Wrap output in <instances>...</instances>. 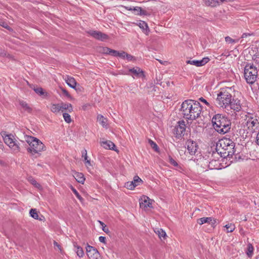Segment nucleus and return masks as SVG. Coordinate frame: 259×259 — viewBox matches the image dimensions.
I'll return each instance as SVG.
<instances>
[{
	"label": "nucleus",
	"mask_w": 259,
	"mask_h": 259,
	"mask_svg": "<svg viewBox=\"0 0 259 259\" xmlns=\"http://www.w3.org/2000/svg\"><path fill=\"white\" fill-rule=\"evenodd\" d=\"M202 108L199 102L186 100L181 105V111L184 118L194 120L200 117Z\"/></svg>",
	"instance_id": "nucleus-1"
},
{
	"label": "nucleus",
	"mask_w": 259,
	"mask_h": 259,
	"mask_svg": "<svg viewBox=\"0 0 259 259\" xmlns=\"http://www.w3.org/2000/svg\"><path fill=\"white\" fill-rule=\"evenodd\" d=\"M217 149L222 157L224 158H230L235 155V143L229 138H223L216 143Z\"/></svg>",
	"instance_id": "nucleus-2"
},
{
	"label": "nucleus",
	"mask_w": 259,
	"mask_h": 259,
	"mask_svg": "<svg viewBox=\"0 0 259 259\" xmlns=\"http://www.w3.org/2000/svg\"><path fill=\"white\" fill-rule=\"evenodd\" d=\"M214 129L219 133L225 134L229 132L231 127L230 119L222 114L215 115L211 120Z\"/></svg>",
	"instance_id": "nucleus-3"
},
{
	"label": "nucleus",
	"mask_w": 259,
	"mask_h": 259,
	"mask_svg": "<svg viewBox=\"0 0 259 259\" xmlns=\"http://www.w3.org/2000/svg\"><path fill=\"white\" fill-rule=\"evenodd\" d=\"M257 68L253 64H247L244 69V76L247 83L252 84L258 76Z\"/></svg>",
	"instance_id": "nucleus-4"
},
{
	"label": "nucleus",
	"mask_w": 259,
	"mask_h": 259,
	"mask_svg": "<svg viewBox=\"0 0 259 259\" xmlns=\"http://www.w3.org/2000/svg\"><path fill=\"white\" fill-rule=\"evenodd\" d=\"M29 141V147L27 148L28 152H30L32 155L35 154H39L40 152L44 151L45 148L44 144L38 139L33 137H30Z\"/></svg>",
	"instance_id": "nucleus-5"
},
{
	"label": "nucleus",
	"mask_w": 259,
	"mask_h": 259,
	"mask_svg": "<svg viewBox=\"0 0 259 259\" xmlns=\"http://www.w3.org/2000/svg\"><path fill=\"white\" fill-rule=\"evenodd\" d=\"M231 94L226 90H222L218 94L217 104L220 107L226 108L231 104Z\"/></svg>",
	"instance_id": "nucleus-6"
},
{
	"label": "nucleus",
	"mask_w": 259,
	"mask_h": 259,
	"mask_svg": "<svg viewBox=\"0 0 259 259\" xmlns=\"http://www.w3.org/2000/svg\"><path fill=\"white\" fill-rule=\"evenodd\" d=\"M2 135L3 137L5 143L9 146L15 152H18L20 150V145L16 143L13 139V136L11 134L8 135L6 132H2Z\"/></svg>",
	"instance_id": "nucleus-7"
},
{
	"label": "nucleus",
	"mask_w": 259,
	"mask_h": 259,
	"mask_svg": "<svg viewBox=\"0 0 259 259\" xmlns=\"http://www.w3.org/2000/svg\"><path fill=\"white\" fill-rule=\"evenodd\" d=\"M245 120V126L247 127L249 132L252 133L255 132L259 125V122L256 117L248 116L246 118Z\"/></svg>",
	"instance_id": "nucleus-8"
},
{
	"label": "nucleus",
	"mask_w": 259,
	"mask_h": 259,
	"mask_svg": "<svg viewBox=\"0 0 259 259\" xmlns=\"http://www.w3.org/2000/svg\"><path fill=\"white\" fill-rule=\"evenodd\" d=\"M186 130L185 122L184 120H180L177 122L174 130L173 133L177 138H180L184 135Z\"/></svg>",
	"instance_id": "nucleus-9"
},
{
	"label": "nucleus",
	"mask_w": 259,
	"mask_h": 259,
	"mask_svg": "<svg viewBox=\"0 0 259 259\" xmlns=\"http://www.w3.org/2000/svg\"><path fill=\"white\" fill-rule=\"evenodd\" d=\"M86 251L90 259H101V255L97 249L89 244L86 247Z\"/></svg>",
	"instance_id": "nucleus-10"
},
{
	"label": "nucleus",
	"mask_w": 259,
	"mask_h": 259,
	"mask_svg": "<svg viewBox=\"0 0 259 259\" xmlns=\"http://www.w3.org/2000/svg\"><path fill=\"white\" fill-rule=\"evenodd\" d=\"M88 33L94 38L100 41H104L109 38L108 35L99 31L90 30L88 31Z\"/></svg>",
	"instance_id": "nucleus-11"
},
{
	"label": "nucleus",
	"mask_w": 259,
	"mask_h": 259,
	"mask_svg": "<svg viewBox=\"0 0 259 259\" xmlns=\"http://www.w3.org/2000/svg\"><path fill=\"white\" fill-rule=\"evenodd\" d=\"M130 73H133L137 77H140L144 76V72L138 67L130 69L127 71H122L121 74L129 75H130Z\"/></svg>",
	"instance_id": "nucleus-12"
},
{
	"label": "nucleus",
	"mask_w": 259,
	"mask_h": 259,
	"mask_svg": "<svg viewBox=\"0 0 259 259\" xmlns=\"http://www.w3.org/2000/svg\"><path fill=\"white\" fill-rule=\"evenodd\" d=\"M152 200L147 196H144L141 198L140 202V208L143 209H146L147 207L152 208Z\"/></svg>",
	"instance_id": "nucleus-13"
},
{
	"label": "nucleus",
	"mask_w": 259,
	"mask_h": 259,
	"mask_svg": "<svg viewBox=\"0 0 259 259\" xmlns=\"http://www.w3.org/2000/svg\"><path fill=\"white\" fill-rule=\"evenodd\" d=\"M186 145L187 146V149L189 153L192 155H195L198 148L197 143L195 142L190 140L187 141Z\"/></svg>",
	"instance_id": "nucleus-14"
},
{
	"label": "nucleus",
	"mask_w": 259,
	"mask_h": 259,
	"mask_svg": "<svg viewBox=\"0 0 259 259\" xmlns=\"http://www.w3.org/2000/svg\"><path fill=\"white\" fill-rule=\"evenodd\" d=\"M209 61V59L208 57H205L200 60H188L186 63L197 67H200L206 64Z\"/></svg>",
	"instance_id": "nucleus-15"
},
{
	"label": "nucleus",
	"mask_w": 259,
	"mask_h": 259,
	"mask_svg": "<svg viewBox=\"0 0 259 259\" xmlns=\"http://www.w3.org/2000/svg\"><path fill=\"white\" fill-rule=\"evenodd\" d=\"M229 106L234 111L238 112L242 109L240 101L238 99H233L231 101V104Z\"/></svg>",
	"instance_id": "nucleus-16"
},
{
	"label": "nucleus",
	"mask_w": 259,
	"mask_h": 259,
	"mask_svg": "<svg viewBox=\"0 0 259 259\" xmlns=\"http://www.w3.org/2000/svg\"><path fill=\"white\" fill-rule=\"evenodd\" d=\"M126 9L129 10V11H134L135 13L137 15H147V12L143 10L141 7H136L134 8H128V7H125Z\"/></svg>",
	"instance_id": "nucleus-17"
},
{
	"label": "nucleus",
	"mask_w": 259,
	"mask_h": 259,
	"mask_svg": "<svg viewBox=\"0 0 259 259\" xmlns=\"http://www.w3.org/2000/svg\"><path fill=\"white\" fill-rule=\"evenodd\" d=\"M101 145L106 149L116 151V150L114 149L115 147L114 144L111 141H102L101 142Z\"/></svg>",
	"instance_id": "nucleus-18"
},
{
	"label": "nucleus",
	"mask_w": 259,
	"mask_h": 259,
	"mask_svg": "<svg viewBox=\"0 0 259 259\" xmlns=\"http://www.w3.org/2000/svg\"><path fill=\"white\" fill-rule=\"evenodd\" d=\"M220 163L217 160L211 159L208 164V167L210 169H218L220 168Z\"/></svg>",
	"instance_id": "nucleus-19"
},
{
	"label": "nucleus",
	"mask_w": 259,
	"mask_h": 259,
	"mask_svg": "<svg viewBox=\"0 0 259 259\" xmlns=\"http://www.w3.org/2000/svg\"><path fill=\"white\" fill-rule=\"evenodd\" d=\"M215 221L212 220V218H201L197 220V223L200 225H202L204 223H209L211 224H214Z\"/></svg>",
	"instance_id": "nucleus-20"
},
{
	"label": "nucleus",
	"mask_w": 259,
	"mask_h": 259,
	"mask_svg": "<svg viewBox=\"0 0 259 259\" xmlns=\"http://www.w3.org/2000/svg\"><path fill=\"white\" fill-rule=\"evenodd\" d=\"M206 6L214 7L220 5L218 0H203Z\"/></svg>",
	"instance_id": "nucleus-21"
},
{
	"label": "nucleus",
	"mask_w": 259,
	"mask_h": 259,
	"mask_svg": "<svg viewBox=\"0 0 259 259\" xmlns=\"http://www.w3.org/2000/svg\"><path fill=\"white\" fill-rule=\"evenodd\" d=\"M29 213L30 216L35 220H38L39 221H42L45 220V217L42 215H41L40 217H39L36 209H31Z\"/></svg>",
	"instance_id": "nucleus-22"
},
{
	"label": "nucleus",
	"mask_w": 259,
	"mask_h": 259,
	"mask_svg": "<svg viewBox=\"0 0 259 259\" xmlns=\"http://www.w3.org/2000/svg\"><path fill=\"white\" fill-rule=\"evenodd\" d=\"M137 25H138L147 35L148 34L150 30L147 24L145 22L140 20L138 22Z\"/></svg>",
	"instance_id": "nucleus-23"
},
{
	"label": "nucleus",
	"mask_w": 259,
	"mask_h": 259,
	"mask_svg": "<svg viewBox=\"0 0 259 259\" xmlns=\"http://www.w3.org/2000/svg\"><path fill=\"white\" fill-rule=\"evenodd\" d=\"M65 81L68 85L73 89H75L76 85V82L74 78L67 76L65 78Z\"/></svg>",
	"instance_id": "nucleus-24"
},
{
	"label": "nucleus",
	"mask_w": 259,
	"mask_h": 259,
	"mask_svg": "<svg viewBox=\"0 0 259 259\" xmlns=\"http://www.w3.org/2000/svg\"><path fill=\"white\" fill-rule=\"evenodd\" d=\"M60 105L61 107V110L62 111L63 110H67L69 112L73 111V107L71 104L61 103Z\"/></svg>",
	"instance_id": "nucleus-25"
},
{
	"label": "nucleus",
	"mask_w": 259,
	"mask_h": 259,
	"mask_svg": "<svg viewBox=\"0 0 259 259\" xmlns=\"http://www.w3.org/2000/svg\"><path fill=\"white\" fill-rule=\"evenodd\" d=\"M21 107L25 111L28 113H31L32 108L25 101H21L19 102Z\"/></svg>",
	"instance_id": "nucleus-26"
},
{
	"label": "nucleus",
	"mask_w": 259,
	"mask_h": 259,
	"mask_svg": "<svg viewBox=\"0 0 259 259\" xmlns=\"http://www.w3.org/2000/svg\"><path fill=\"white\" fill-rule=\"evenodd\" d=\"M215 151H213L212 153L211 154V157H210V160L211 159H214L219 161V159L222 157V155L220 154L219 151L217 149V146H215Z\"/></svg>",
	"instance_id": "nucleus-27"
},
{
	"label": "nucleus",
	"mask_w": 259,
	"mask_h": 259,
	"mask_svg": "<svg viewBox=\"0 0 259 259\" xmlns=\"http://www.w3.org/2000/svg\"><path fill=\"white\" fill-rule=\"evenodd\" d=\"M76 180L79 183L83 184L85 178L83 176V175L81 173L76 172L74 176Z\"/></svg>",
	"instance_id": "nucleus-28"
},
{
	"label": "nucleus",
	"mask_w": 259,
	"mask_h": 259,
	"mask_svg": "<svg viewBox=\"0 0 259 259\" xmlns=\"http://www.w3.org/2000/svg\"><path fill=\"white\" fill-rule=\"evenodd\" d=\"M97 120L103 127L107 126V118H104L103 115H98L97 116Z\"/></svg>",
	"instance_id": "nucleus-29"
},
{
	"label": "nucleus",
	"mask_w": 259,
	"mask_h": 259,
	"mask_svg": "<svg viewBox=\"0 0 259 259\" xmlns=\"http://www.w3.org/2000/svg\"><path fill=\"white\" fill-rule=\"evenodd\" d=\"M51 111L54 113H57L60 112L61 111L60 104H52Z\"/></svg>",
	"instance_id": "nucleus-30"
},
{
	"label": "nucleus",
	"mask_w": 259,
	"mask_h": 259,
	"mask_svg": "<svg viewBox=\"0 0 259 259\" xmlns=\"http://www.w3.org/2000/svg\"><path fill=\"white\" fill-rule=\"evenodd\" d=\"M254 250V248L252 245L251 243H248L247 244V251L246 252L247 255L249 257H251L253 255V252Z\"/></svg>",
	"instance_id": "nucleus-31"
},
{
	"label": "nucleus",
	"mask_w": 259,
	"mask_h": 259,
	"mask_svg": "<svg viewBox=\"0 0 259 259\" xmlns=\"http://www.w3.org/2000/svg\"><path fill=\"white\" fill-rule=\"evenodd\" d=\"M74 246L76 248V252L77 255L80 257H82L84 255V251L82 248L79 246L77 245L76 243H74Z\"/></svg>",
	"instance_id": "nucleus-32"
},
{
	"label": "nucleus",
	"mask_w": 259,
	"mask_h": 259,
	"mask_svg": "<svg viewBox=\"0 0 259 259\" xmlns=\"http://www.w3.org/2000/svg\"><path fill=\"white\" fill-rule=\"evenodd\" d=\"M142 182L143 181L141 179L137 176H135L133 181H131V182H133L134 185H135V187L140 185V184L142 183Z\"/></svg>",
	"instance_id": "nucleus-33"
},
{
	"label": "nucleus",
	"mask_w": 259,
	"mask_h": 259,
	"mask_svg": "<svg viewBox=\"0 0 259 259\" xmlns=\"http://www.w3.org/2000/svg\"><path fill=\"white\" fill-rule=\"evenodd\" d=\"M33 90L37 94L39 95V96H43L47 94V93L44 91V90L42 88H34Z\"/></svg>",
	"instance_id": "nucleus-34"
},
{
	"label": "nucleus",
	"mask_w": 259,
	"mask_h": 259,
	"mask_svg": "<svg viewBox=\"0 0 259 259\" xmlns=\"http://www.w3.org/2000/svg\"><path fill=\"white\" fill-rule=\"evenodd\" d=\"M82 157L84 158V161L85 163H88L90 166L91 165L90 160L88 159L87 151L85 149L82 151Z\"/></svg>",
	"instance_id": "nucleus-35"
},
{
	"label": "nucleus",
	"mask_w": 259,
	"mask_h": 259,
	"mask_svg": "<svg viewBox=\"0 0 259 259\" xmlns=\"http://www.w3.org/2000/svg\"><path fill=\"white\" fill-rule=\"evenodd\" d=\"M71 189L73 192V193L75 195L77 198L80 200V202H82L83 200V198L79 195L77 190L72 186H71Z\"/></svg>",
	"instance_id": "nucleus-36"
},
{
	"label": "nucleus",
	"mask_w": 259,
	"mask_h": 259,
	"mask_svg": "<svg viewBox=\"0 0 259 259\" xmlns=\"http://www.w3.org/2000/svg\"><path fill=\"white\" fill-rule=\"evenodd\" d=\"M227 232H232L235 229V225L233 224H228L225 226Z\"/></svg>",
	"instance_id": "nucleus-37"
},
{
	"label": "nucleus",
	"mask_w": 259,
	"mask_h": 259,
	"mask_svg": "<svg viewBox=\"0 0 259 259\" xmlns=\"http://www.w3.org/2000/svg\"><path fill=\"white\" fill-rule=\"evenodd\" d=\"M148 142L149 144L150 145L151 147L155 151H158V147L157 145L153 142L152 140L149 139Z\"/></svg>",
	"instance_id": "nucleus-38"
},
{
	"label": "nucleus",
	"mask_w": 259,
	"mask_h": 259,
	"mask_svg": "<svg viewBox=\"0 0 259 259\" xmlns=\"http://www.w3.org/2000/svg\"><path fill=\"white\" fill-rule=\"evenodd\" d=\"M63 118L64 119V120L67 122V123H70L71 122V116L70 115L68 114V113H64L63 114Z\"/></svg>",
	"instance_id": "nucleus-39"
},
{
	"label": "nucleus",
	"mask_w": 259,
	"mask_h": 259,
	"mask_svg": "<svg viewBox=\"0 0 259 259\" xmlns=\"http://www.w3.org/2000/svg\"><path fill=\"white\" fill-rule=\"evenodd\" d=\"M125 187L130 190H133L135 188V185H134L133 182H127L125 184Z\"/></svg>",
	"instance_id": "nucleus-40"
},
{
	"label": "nucleus",
	"mask_w": 259,
	"mask_h": 259,
	"mask_svg": "<svg viewBox=\"0 0 259 259\" xmlns=\"http://www.w3.org/2000/svg\"><path fill=\"white\" fill-rule=\"evenodd\" d=\"M98 222L101 226H102L103 231L106 233L108 234L110 232L109 229L106 227V226L105 225V224L100 221H99Z\"/></svg>",
	"instance_id": "nucleus-41"
},
{
	"label": "nucleus",
	"mask_w": 259,
	"mask_h": 259,
	"mask_svg": "<svg viewBox=\"0 0 259 259\" xmlns=\"http://www.w3.org/2000/svg\"><path fill=\"white\" fill-rule=\"evenodd\" d=\"M157 234L160 239H161L162 237L164 238L165 237V236H166V233L162 229H160L159 230H158Z\"/></svg>",
	"instance_id": "nucleus-42"
},
{
	"label": "nucleus",
	"mask_w": 259,
	"mask_h": 259,
	"mask_svg": "<svg viewBox=\"0 0 259 259\" xmlns=\"http://www.w3.org/2000/svg\"><path fill=\"white\" fill-rule=\"evenodd\" d=\"M168 159H169V162L171 165H174V166H177V167L179 166L177 162L175 159H174L171 156H169Z\"/></svg>",
	"instance_id": "nucleus-43"
},
{
	"label": "nucleus",
	"mask_w": 259,
	"mask_h": 259,
	"mask_svg": "<svg viewBox=\"0 0 259 259\" xmlns=\"http://www.w3.org/2000/svg\"><path fill=\"white\" fill-rule=\"evenodd\" d=\"M125 59H126L127 61H135L136 60V58L134 56L130 55V54H128L127 53H126L125 54Z\"/></svg>",
	"instance_id": "nucleus-44"
},
{
	"label": "nucleus",
	"mask_w": 259,
	"mask_h": 259,
	"mask_svg": "<svg viewBox=\"0 0 259 259\" xmlns=\"http://www.w3.org/2000/svg\"><path fill=\"white\" fill-rule=\"evenodd\" d=\"M111 49H110L108 47H104L102 48V50L101 51H102V52L104 54L109 55V53H110Z\"/></svg>",
	"instance_id": "nucleus-45"
},
{
	"label": "nucleus",
	"mask_w": 259,
	"mask_h": 259,
	"mask_svg": "<svg viewBox=\"0 0 259 259\" xmlns=\"http://www.w3.org/2000/svg\"><path fill=\"white\" fill-rule=\"evenodd\" d=\"M225 40L226 42H228L231 43V44L237 42V40L233 39L229 36H226L225 37Z\"/></svg>",
	"instance_id": "nucleus-46"
},
{
	"label": "nucleus",
	"mask_w": 259,
	"mask_h": 259,
	"mask_svg": "<svg viewBox=\"0 0 259 259\" xmlns=\"http://www.w3.org/2000/svg\"><path fill=\"white\" fill-rule=\"evenodd\" d=\"M125 54L126 52L124 51L118 52L117 57L122 59H125Z\"/></svg>",
	"instance_id": "nucleus-47"
},
{
	"label": "nucleus",
	"mask_w": 259,
	"mask_h": 259,
	"mask_svg": "<svg viewBox=\"0 0 259 259\" xmlns=\"http://www.w3.org/2000/svg\"><path fill=\"white\" fill-rule=\"evenodd\" d=\"M118 52V51H117L111 49L110 53H109V55H110L114 57H117Z\"/></svg>",
	"instance_id": "nucleus-48"
},
{
	"label": "nucleus",
	"mask_w": 259,
	"mask_h": 259,
	"mask_svg": "<svg viewBox=\"0 0 259 259\" xmlns=\"http://www.w3.org/2000/svg\"><path fill=\"white\" fill-rule=\"evenodd\" d=\"M253 60L256 63H259V53H257L252 57Z\"/></svg>",
	"instance_id": "nucleus-49"
},
{
	"label": "nucleus",
	"mask_w": 259,
	"mask_h": 259,
	"mask_svg": "<svg viewBox=\"0 0 259 259\" xmlns=\"http://www.w3.org/2000/svg\"><path fill=\"white\" fill-rule=\"evenodd\" d=\"M199 100L201 102L204 103L205 105H206L208 107H210V104L203 98L201 97L199 99Z\"/></svg>",
	"instance_id": "nucleus-50"
},
{
	"label": "nucleus",
	"mask_w": 259,
	"mask_h": 259,
	"mask_svg": "<svg viewBox=\"0 0 259 259\" xmlns=\"http://www.w3.org/2000/svg\"><path fill=\"white\" fill-rule=\"evenodd\" d=\"M61 91L62 92V93L65 95L66 96V97H67L68 98H70V94H69V93L67 92V90H66L65 89H63V88H61Z\"/></svg>",
	"instance_id": "nucleus-51"
},
{
	"label": "nucleus",
	"mask_w": 259,
	"mask_h": 259,
	"mask_svg": "<svg viewBox=\"0 0 259 259\" xmlns=\"http://www.w3.org/2000/svg\"><path fill=\"white\" fill-rule=\"evenodd\" d=\"M54 246L55 247H57L58 248V249L61 251V246L56 241H54Z\"/></svg>",
	"instance_id": "nucleus-52"
},
{
	"label": "nucleus",
	"mask_w": 259,
	"mask_h": 259,
	"mask_svg": "<svg viewBox=\"0 0 259 259\" xmlns=\"http://www.w3.org/2000/svg\"><path fill=\"white\" fill-rule=\"evenodd\" d=\"M99 240L101 242L106 243V237L104 236H100Z\"/></svg>",
	"instance_id": "nucleus-53"
},
{
	"label": "nucleus",
	"mask_w": 259,
	"mask_h": 259,
	"mask_svg": "<svg viewBox=\"0 0 259 259\" xmlns=\"http://www.w3.org/2000/svg\"><path fill=\"white\" fill-rule=\"evenodd\" d=\"M31 184L37 188H39L40 186L39 184L37 183V182L35 180H32L31 182Z\"/></svg>",
	"instance_id": "nucleus-54"
},
{
	"label": "nucleus",
	"mask_w": 259,
	"mask_h": 259,
	"mask_svg": "<svg viewBox=\"0 0 259 259\" xmlns=\"http://www.w3.org/2000/svg\"><path fill=\"white\" fill-rule=\"evenodd\" d=\"M0 25L1 26H2L3 27H4V28H7V29L9 28V26L6 23H5V22H3V23L1 24Z\"/></svg>",
	"instance_id": "nucleus-55"
},
{
	"label": "nucleus",
	"mask_w": 259,
	"mask_h": 259,
	"mask_svg": "<svg viewBox=\"0 0 259 259\" xmlns=\"http://www.w3.org/2000/svg\"><path fill=\"white\" fill-rule=\"evenodd\" d=\"M251 35V34L250 33H243V34L242 35V38H244V37H246L247 36H250Z\"/></svg>",
	"instance_id": "nucleus-56"
},
{
	"label": "nucleus",
	"mask_w": 259,
	"mask_h": 259,
	"mask_svg": "<svg viewBox=\"0 0 259 259\" xmlns=\"http://www.w3.org/2000/svg\"><path fill=\"white\" fill-rule=\"evenodd\" d=\"M256 143L257 145H259V132L258 133L256 136Z\"/></svg>",
	"instance_id": "nucleus-57"
},
{
	"label": "nucleus",
	"mask_w": 259,
	"mask_h": 259,
	"mask_svg": "<svg viewBox=\"0 0 259 259\" xmlns=\"http://www.w3.org/2000/svg\"><path fill=\"white\" fill-rule=\"evenodd\" d=\"M158 61H159V62L161 64H162V61H161V60H158Z\"/></svg>",
	"instance_id": "nucleus-58"
}]
</instances>
